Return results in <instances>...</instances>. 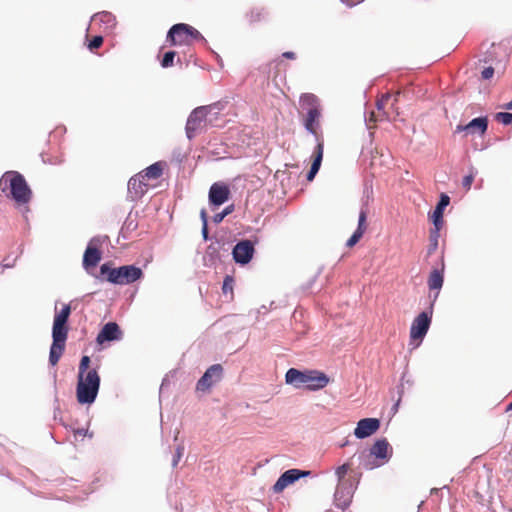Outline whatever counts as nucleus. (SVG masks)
Here are the masks:
<instances>
[{
    "mask_svg": "<svg viewBox=\"0 0 512 512\" xmlns=\"http://www.w3.org/2000/svg\"><path fill=\"white\" fill-rule=\"evenodd\" d=\"M71 314L70 305L66 304L54 316L52 326V345L50 347L49 362L52 366L57 365L65 351L69 327L68 319Z\"/></svg>",
    "mask_w": 512,
    "mask_h": 512,
    "instance_id": "obj_1",
    "label": "nucleus"
},
{
    "mask_svg": "<svg viewBox=\"0 0 512 512\" xmlns=\"http://www.w3.org/2000/svg\"><path fill=\"white\" fill-rule=\"evenodd\" d=\"M0 190L18 205L27 204L32 197L25 178L17 171H7L0 178Z\"/></svg>",
    "mask_w": 512,
    "mask_h": 512,
    "instance_id": "obj_2",
    "label": "nucleus"
},
{
    "mask_svg": "<svg viewBox=\"0 0 512 512\" xmlns=\"http://www.w3.org/2000/svg\"><path fill=\"white\" fill-rule=\"evenodd\" d=\"M285 381L295 388L305 387L308 390L316 391L328 385L329 377L318 370L300 371L290 368L285 374Z\"/></svg>",
    "mask_w": 512,
    "mask_h": 512,
    "instance_id": "obj_3",
    "label": "nucleus"
},
{
    "mask_svg": "<svg viewBox=\"0 0 512 512\" xmlns=\"http://www.w3.org/2000/svg\"><path fill=\"white\" fill-rule=\"evenodd\" d=\"M300 107L305 112L303 124L305 129L314 135L315 140L323 139L320 130L321 106L319 99L312 93H305L300 97Z\"/></svg>",
    "mask_w": 512,
    "mask_h": 512,
    "instance_id": "obj_4",
    "label": "nucleus"
},
{
    "mask_svg": "<svg viewBox=\"0 0 512 512\" xmlns=\"http://www.w3.org/2000/svg\"><path fill=\"white\" fill-rule=\"evenodd\" d=\"M100 387V376L95 369L86 375H78L76 388L77 401L80 404H91L95 401Z\"/></svg>",
    "mask_w": 512,
    "mask_h": 512,
    "instance_id": "obj_5",
    "label": "nucleus"
},
{
    "mask_svg": "<svg viewBox=\"0 0 512 512\" xmlns=\"http://www.w3.org/2000/svg\"><path fill=\"white\" fill-rule=\"evenodd\" d=\"M101 274L107 276V280L113 284L125 285L139 280L143 276L140 268L134 265H125L119 268H110L107 263L100 268Z\"/></svg>",
    "mask_w": 512,
    "mask_h": 512,
    "instance_id": "obj_6",
    "label": "nucleus"
},
{
    "mask_svg": "<svg viewBox=\"0 0 512 512\" xmlns=\"http://www.w3.org/2000/svg\"><path fill=\"white\" fill-rule=\"evenodd\" d=\"M203 39L202 34L194 27L185 23H178L169 29L166 42L170 46H189L194 41Z\"/></svg>",
    "mask_w": 512,
    "mask_h": 512,
    "instance_id": "obj_7",
    "label": "nucleus"
},
{
    "mask_svg": "<svg viewBox=\"0 0 512 512\" xmlns=\"http://www.w3.org/2000/svg\"><path fill=\"white\" fill-rule=\"evenodd\" d=\"M391 456V448L386 439L377 440L370 448L369 454L363 461V467L366 470H372L382 466Z\"/></svg>",
    "mask_w": 512,
    "mask_h": 512,
    "instance_id": "obj_8",
    "label": "nucleus"
},
{
    "mask_svg": "<svg viewBox=\"0 0 512 512\" xmlns=\"http://www.w3.org/2000/svg\"><path fill=\"white\" fill-rule=\"evenodd\" d=\"M214 107L200 106L195 108L189 115L186 123V134L189 139L195 137V135L204 129L207 125V117L211 113Z\"/></svg>",
    "mask_w": 512,
    "mask_h": 512,
    "instance_id": "obj_9",
    "label": "nucleus"
},
{
    "mask_svg": "<svg viewBox=\"0 0 512 512\" xmlns=\"http://www.w3.org/2000/svg\"><path fill=\"white\" fill-rule=\"evenodd\" d=\"M431 324V314L427 312L420 313L412 322L410 328V344L414 347L419 346L427 334Z\"/></svg>",
    "mask_w": 512,
    "mask_h": 512,
    "instance_id": "obj_10",
    "label": "nucleus"
},
{
    "mask_svg": "<svg viewBox=\"0 0 512 512\" xmlns=\"http://www.w3.org/2000/svg\"><path fill=\"white\" fill-rule=\"evenodd\" d=\"M223 376V367L220 364L210 366L196 384V390L208 391L214 384L218 383Z\"/></svg>",
    "mask_w": 512,
    "mask_h": 512,
    "instance_id": "obj_11",
    "label": "nucleus"
},
{
    "mask_svg": "<svg viewBox=\"0 0 512 512\" xmlns=\"http://www.w3.org/2000/svg\"><path fill=\"white\" fill-rule=\"evenodd\" d=\"M309 471H301L298 469H290L285 471L273 485L274 493H281L288 485L294 483L301 477L307 476Z\"/></svg>",
    "mask_w": 512,
    "mask_h": 512,
    "instance_id": "obj_12",
    "label": "nucleus"
},
{
    "mask_svg": "<svg viewBox=\"0 0 512 512\" xmlns=\"http://www.w3.org/2000/svg\"><path fill=\"white\" fill-rule=\"evenodd\" d=\"M254 254V245L249 240L240 241L235 245L232 251L233 259L236 263L247 264Z\"/></svg>",
    "mask_w": 512,
    "mask_h": 512,
    "instance_id": "obj_13",
    "label": "nucleus"
},
{
    "mask_svg": "<svg viewBox=\"0 0 512 512\" xmlns=\"http://www.w3.org/2000/svg\"><path fill=\"white\" fill-rule=\"evenodd\" d=\"M380 428V421L377 418H364L357 423L354 435L358 439H364L377 432Z\"/></svg>",
    "mask_w": 512,
    "mask_h": 512,
    "instance_id": "obj_14",
    "label": "nucleus"
},
{
    "mask_svg": "<svg viewBox=\"0 0 512 512\" xmlns=\"http://www.w3.org/2000/svg\"><path fill=\"white\" fill-rule=\"evenodd\" d=\"M149 184L141 173L131 177L128 181V191L132 199H140L148 190Z\"/></svg>",
    "mask_w": 512,
    "mask_h": 512,
    "instance_id": "obj_15",
    "label": "nucleus"
},
{
    "mask_svg": "<svg viewBox=\"0 0 512 512\" xmlns=\"http://www.w3.org/2000/svg\"><path fill=\"white\" fill-rule=\"evenodd\" d=\"M230 196V190L227 185L222 183H214L209 190V201L215 206L225 203Z\"/></svg>",
    "mask_w": 512,
    "mask_h": 512,
    "instance_id": "obj_16",
    "label": "nucleus"
},
{
    "mask_svg": "<svg viewBox=\"0 0 512 512\" xmlns=\"http://www.w3.org/2000/svg\"><path fill=\"white\" fill-rule=\"evenodd\" d=\"M488 127V120L486 117H478L473 120H471L466 125H457L455 129V133L459 132H467V134H475L479 133L480 135H483Z\"/></svg>",
    "mask_w": 512,
    "mask_h": 512,
    "instance_id": "obj_17",
    "label": "nucleus"
},
{
    "mask_svg": "<svg viewBox=\"0 0 512 512\" xmlns=\"http://www.w3.org/2000/svg\"><path fill=\"white\" fill-rule=\"evenodd\" d=\"M122 332L115 322H109L103 326L97 335L96 341L98 344H103L106 341H114L121 339Z\"/></svg>",
    "mask_w": 512,
    "mask_h": 512,
    "instance_id": "obj_18",
    "label": "nucleus"
},
{
    "mask_svg": "<svg viewBox=\"0 0 512 512\" xmlns=\"http://www.w3.org/2000/svg\"><path fill=\"white\" fill-rule=\"evenodd\" d=\"M353 496V490L351 485L347 486L346 483H338L334 494L335 504L341 509H345L349 506Z\"/></svg>",
    "mask_w": 512,
    "mask_h": 512,
    "instance_id": "obj_19",
    "label": "nucleus"
},
{
    "mask_svg": "<svg viewBox=\"0 0 512 512\" xmlns=\"http://www.w3.org/2000/svg\"><path fill=\"white\" fill-rule=\"evenodd\" d=\"M316 142H317V145L312 154L313 161H312L310 170L306 177L308 181H312L315 178L316 174L318 173V171L320 169L321 162L323 159L324 140L318 139V141H316Z\"/></svg>",
    "mask_w": 512,
    "mask_h": 512,
    "instance_id": "obj_20",
    "label": "nucleus"
},
{
    "mask_svg": "<svg viewBox=\"0 0 512 512\" xmlns=\"http://www.w3.org/2000/svg\"><path fill=\"white\" fill-rule=\"evenodd\" d=\"M100 260L101 251L94 245V240H91L83 255V267L88 271L95 268Z\"/></svg>",
    "mask_w": 512,
    "mask_h": 512,
    "instance_id": "obj_21",
    "label": "nucleus"
},
{
    "mask_svg": "<svg viewBox=\"0 0 512 512\" xmlns=\"http://www.w3.org/2000/svg\"><path fill=\"white\" fill-rule=\"evenodd\" d=\"M444 269H445V265H444V262L442 261L441 268H435L429 274L427 284L431 291H433V290L436 291L434 299L437 298L439 291L443 286Z\"/></svg>",
    "mask_w": 512,
    "mask_h": 512,
    "instance_id": "obj_22",
    "label": "nucleus"
},
{
    "mask_svg": "<svg viewBox=\"0 0 512 512\" xmlns=\"http://www.w3.org/2000/svg\"><path fill=\"white\" fill-rule=\"evenodd\" d=\"M391 99V95L389 93L383 95L376 103L377 112L373 111L370 115L369 120L376 122V121H382L384 119H388L389 115L384 110L385 106L388 104V102Z\"/></svg>",
    "mask_w": 512,
    "mask_h": 512,
    "instance_id": "obj_23",
    "label": "nucleus"
},
{
    "mask_svg": "<svg viewBox=\"0 0 512 512\" xmlns=\"http://www.w3.org/2000/svg\"><path fill=\"white\" fill-rule=\"evenodd\" d=\"M449 202H450L449 196L446 194H441L440 201L438 202V204L433 212V215H432L434 226H437V227L443 226V224H444L443 210L446 206L449 205Z\"/></svg>",
    "mask_w": 512,
    "mask_h": 512,
    "instance_id": "obj_24",
    "label": "nucleus"
},
{
    "mask_svg": "<svg viewBox=\"0 0 512 512\" xmlns=\"http://www.w3.org/2000/svg\"><path fill=\"white\" fill-rule=\"evenodd\" d=\"M162 172H163V169H162L161 164L154 163V164L150 165L149 167H147L146 169H144L140 173L148 181L150 179H152V180L158 179L162 175Z\"/></svg>",
    "mask_w": 512,
    "mask_h": 512,
    "instance_id": "obj_25",
    "label": "nucleus"
},
{
    "mask_svg": "<svg viewBox=\"0 0 512 512\" xmlns=\"http://www.w3.org/2000/svg\"><path fill=\"white\" fill-rule=\"evenodd\" d=\"M92 21L94 23L101 22L104 23L106 29L113 28L116 24L115 17L109 12H101L97 13L93 16Z\"/></svg>",
    "mask_w": 512,
    "mask_h": 512,
    "instance_id": "obj_26",
    "label": "nucleus"
},
{
    "mask_svg": "<svg viewBox=\"0 0 512 512\" xmlns=\"http://www.w3.org/2000/svg\"><path fill=\"white\" fill-rule=\"evenodd\" d=\"M441 228L442 227L434 226V228L430 230L429 246H428V250H427L428 255L433 254L438 248Z\"/></svg>",
    "mask_w": 512,
    "mask_h": 512,
    "instance_id": "obj_27",
    "label": "nucleus"
},
{
    "mask_svg": "<svg viewBox=\"0 0 512 512\" xmlns=\"http://www.w3.org/2000/svg\"><path fill=\"white\" fill-rule=\"evenodd\" d=\"M250 24L258 23L265 18V12L262 8H253L246 15Z\"/></svg>",
    "mask_w": 512,
    "mask_h": 512,
    "instance_id": "obj_28",
    "label": "nucleus"
},
{
    "mask_svg": "<svg viewBox=\"0 0 512 512\" xmlns=\"http://www.w3.org/2000/svg\"><path fill=\"white\" fill-rule=\"evenodd\" d=\"M367 228V211L362 209L359 213L358 227L356 231H360V233L364 234Z\"/></svg>",
    "mask_w": 512,
    "mask_h": 512,
    "instance_id": "obj_29",
    "label": "nucleus"
},
{
    "mask_svg": "<svg viewBox=\"0 0 512 512\" xmlns=\"http://www.w3.org/2000/svg\"><path fill=\"white\" fill-rule=\"evenodd\" d=\"M175 56H176L175 51L166 52L161 60V66L163 68H168V67L173 66Z\"/></svg>",
    "mask_w": 512,
    "mask_h": 512,
    "instance_id": "obj_30",
    "label": "nucleus"
},
{
    "mask_svg": "<svg viewBox=\"0 0 512 512\" xmlns=\"http://www.w3.org/2000/svg\"><path fill=\"white\" fill-rule=\"evenodd\" d=\"M351 469V466L349 463H345L341 466H339L337 469H336V475L338 477V483H346L344 481V478H345V475L347 474V472Z\"/></svg>",
    "mask_w": 512,
    "mask_h": 512,
    "instance_id": "obj_31",
    "label": "nucleus"
},
{
    "mask_svg": "<svg viewBox=\"0 0 512 512\" xmlns=\"http://www.w3.org/2000/svg\"><path fill=\"white\" fill-rule=\"evenodd\" d=\"M89 364H90V357L89 356H83L81 358L80 364H79V372L78 375H86L89 370Z\"/></svg>",
    "mask_w": 512,
    "mask_h": 512,
    "instance_id": "obj_32",
    "label": "nucleus"
},
{
    "mask_svg": "<svg viewBox=\"0 0 512 512\" xmlns=\"http://www.w3.org/2000/svg\"><path fill=\"white\" fill-rule=\"evenodd\" d=\"M496 120L504 125L512 124V113L500 112L496 114Z\"/></svg>",
    "mask_w": 512,
    "mask_h": 512,
    "instance_id": "obj_33",
    "label": "nucleus"
},
{
    "mask_svg": "<svg viewBox=\"0 0 512 512\" xmlns=\"http://www.w3.org/2000/svg\"><path fill=\"white\" fill-rule=\"evenodd\" d=\"M233 211V206H227L221 213H217L213 217V221L218 224L223 221V219Z\"/></svg>",
    "mask_w": 512,
    "mask_h": 512,
    "instance_id": "obj_34",
    "label": "nucleus"
},
{
    "mask_svg": "<svg viewBox=\"0 0 512 512\" xmlns=\"http://www.w3.org/2000/svg\"><path fill=\"white\" fill-rule=\"evenodd\" d=\"M233 283H234V280L231 276H226L224 278V281H223V286H222V290H223V293L224 294H227V293H233Z\"/></svg>",
    "mask_w": 512,
    "mask_h": 512,
    "instance_id": "obj_35",
    "label": "nucleus"
},
{
    "mask_svg": "<svg viewBox=\"0 0 512 512\" xmlns=\"http://www.w3.org/2000/svg\"><path fill=\"white\" fill-rule=\"evenodd\" d=\"M364 234L360 233V231H356L352 234V236L347 240L346 246L351 248L356 245L359 240L363 237Z\"/></svg>",
    "mask_w": 512,
    "mask_h": 512,
    "instance_id": "obj_36",
    "label": "nucleus"
},
{
    "mask_svg": "<svg viewBox=\"0 0 512 512\" xmlns=\"http://www.w3.org/2000/svg\"><path fill=\"white\" fill-rule=\"evenodd\" d=\"M103 44V37L102 36H95L93 39L89 42L88 48L89 50L93 51L95 49H98Z\"/></svg>",
    "mask_w": 512,
    "mask_h": 512,
    "instance_id": "obj_37",
    "label": "nucleus"
},
{
    "mask_svg": "<svg viewBox=\"0 0 512 512\" xmlns=\"http://www.w3.org/2000/svg\"><path fill=\"white\" fill-rule=\"evenodd\" d=\"M474 181V174L470 173L469 175H466L462 180V186L466 191H469L471 188V185Z\"/></svg>",
    "mask_w": 512,
    "mask_h": 512,
    "instance_id": "obj_38",
    "label": "nucleus"
},
{
    "mask_svg": "<svg viewBox=\"0 0 512 512\" xmlns=\"http://www.w3.org/2000/svg\"><path fill=\"white\" fill-rule=\"evenodd\" d=\"M494 75V68L493 67H486L482 72H481V76L483 79L485 80H488L490 78H492Z\"/></svg>",
    "mask_w": 512,
    "mask_h": 512,
    "instance_id": "obj_39",
    "label": "nucleus"
},
{
    "mask_svg": "<svg viewBox=\"0 0 512 512\" xmlns=\"http://www.w3.org/2000/svg\"><path fill=\"white\" fill-rule=\"evenodd\" d=\"M183 451H184V448L182 446H178L177 447L176 454H175L174 459H173V466L174 467L177 466L179 460L181 459Z\"/></svg>",
    "mask_w": 512,
    "mask_h": 512,
    "instance_id": "obj_40",
    "label": "nucleus"
},
{
    "mask_svg": "<svg viewBox=\"0 0 512 512\" xmlns=\"http://www.w3.org/2000/svg\"><path fill=\"white\" fill-rule=\"evenodd\" d=\"M282 56H283L284 58H287V59H295V58H296L295 53H294V52H291V51L284 52V53L282 54Z\"/></svg>",
    "mask_w": 512,
    "mask_h": 512,
    "instance_id": "obj_41",
    "label": "nucleus"
},
{
    "mask_svg": "<svg viewBox=\"0 0 512 512\" xmlns=\"http://www.w3.org/2000/svg\"><path fill=\"white\" fill-rule=\"evenodd\" d=\"M200 217H201V220L203 222V225L204 224H208L207 223V213H206V210L205 209H202L201 212H200Z\"/></svg>",
    "mask_w": 512,
    "mask_h": 512,
    "instance_id": "obj_42",
    "label": "nucleus"
},
{
    "mask_svg": "<svg viewBox=\"0 0 512 512\" xmlns=\"http://www.w3.org/2000/svg\"><path fill=\"white\" fill-rule=\"evenodd\" d=\"M202 235L205 240L208 239V224L202 226Z\"/></svg>",
    "mask_w": 512,
    "mask_h": 512,
    "instance_id": "obj_43",
    "label": "nucleus"
},
{
    "mask_svg": "<svg viewBox=\"0 0 512 512\" xmlns=\"http://www.w3.org/2000/svg\"><path fill=\"white\" fill-rule=\"evenodd\" d=\"M76 434H78L80 436H85L84 430H77Z\"/></svg>",
    "mask_w": 512,
    "mask_h": 512,
    "instance_id": "obj_44",
    "label": "nucleus"
},
{
    "mask_svg": "<svg viewBox=\"0 0 512 512\" xmlns=\"http://www.w3.org/2000/svg\"><path fill=\"white\" fill-rule=\"evenodd\" d=\"M512 410V401L508 404L507 408H506V411H511Z\"/></svg>",
    "mask_w": 512,
    "mask_h": 512,
    "instance_id": "obj_45",
    "label": "nucleus"
},
{
    "mask_svg": "<svg viewBox=\"0 0 512 512\" xmlns=\"http://www.w3.org/2000/svg\"><path fill=\"white\" fill-rule=\"evenodd\" d=\"M506 108L512 110V100L506 105Z\"/></svg>",
    "mask_w": 512,
    "mask_h": 512,
    "instance_id": "obj_46",
    "label": "nucleus"
}]
</instances>
